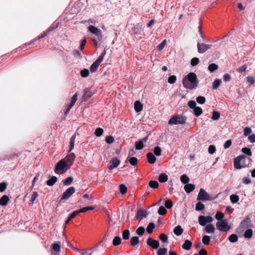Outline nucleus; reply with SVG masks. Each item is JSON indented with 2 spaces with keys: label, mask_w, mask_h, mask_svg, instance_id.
<instances>
[{
  "label": "nucleus",
  "mask_w": 255,
  "mask_h": 255,
  "mask_svg": "<svg viewBox=\"0 0 255 255\" xmlns=\"http://www.w3.org/2000/svg\"><path fill=\"white\" fill-rule=\"evenodd\" d=\"M216 226L217 229L222 232H227L231 228L226 220L218 221Z\"/></svg>",
  "instance_id": "nucleus-4"
},
{
  "label": "nucleus",
  "mask_w": 255,
  "mask_h": 255,
  "mask_svg": "<svg viewBox=\"0 0 255 255\" xmlns=\"http://www.w3.org/2000/svg\"><path fill=\"white\" fill-rule=\"evenodd\" d=\"M161 148L159 146H156L154 149V153L156 156H159L161 155Z\"/></svg>",
  "instance_id": "nucleus-57"
},
{
  "label": "nucleus",
  "mask_w": 255,
  "mask_h": 255,
  "mask_svg": "<svg viewBox=\"0 0 255 255\" xmlns=\"http://www.w3.org/2000/svg\"><path fill=\"white\" fill-rule=\"evenodd\" d=\"M252 131L251 128L246 127L244 128V135L245 136H248L252 133Z\"/></svg>",
  "instance_id": "nucleus-63"
},
{
  "label": "nucleus",
  "mask_w": 255,
  "mask_h": 255,
  "mask_svg": "<svg viewBox=\"0 0 255 255\" xmlns=\"http://www.w3.org/2000/svg\"><path fill=\"white\" fill-rule=\"evenodd\" d=\"M76 156L74 153H72L68 154L64 158L62 159L64 161H65L66 163L68 165V168H70L72 165L73 164Z\"/></svg>",
  "instance_id": "nucleus-10"
},
{
  "label": "nucleus",
  "mask_w": 255,
  "mask_h": 255,
  "mask_svg": "<svg viewBox=\"0 0 255 255\" xmlns=\"http://www.w3.org/2000/svg\"><path fill=\"white\" fill-rule=\"evenodd\" d=\"M242 151L244 153H245L249 156L252 155V152H251L250 148H249L244 147L242 148Z\"/></svg>",
  "instance_id": "nucleus-50"
},
{
  "label": "nucleus",
  "mask_w": 255,
  "mask_h": 255,
  "mask_svg": "<svg viewBox=\"0 0 255 255\" xmlns=\"http://www.w3.org/2000/svg\"><path fill=\"white\" fill-rule=\"evenodd\" d=\"M148 136H146L142 139L139 140L138 141H136L135 142V148L136 150H140L142 149L144 147V143H145L147 141Z\"/></svg>",
  "instance_id": "nucleus-15"
},
{
  "label": "nucleus",
  "mask_w": 255,
  "mask_h": 255,
  "mask_svg": "<svg viewBox=\"0 0 255 255\" xmlns=\"http://www.w3.org/2000/svg\"><path fill=\"white\" fill-rule=\"evenodd\" d=\"M76 133H74L70 138V149L69 150V152H70L71 150H72L74 149V143L76 139Z\"/></svg>",
  "instance_id": "nucleus-23"
},
{
  "label": "nucleus",
  "mask_w": 255,
  "mask_h": 255,
  "mask_svg": "<svg viewBox=\"0 0 255 255\" xmlns=\"http://www.w3.org/2000/svg\"><path fill=\"white\" fill-rule=\"evenodd\" d=\"M106 54V50L104 49V51L99 56L98 58L92 64L90 67V70L92 72H94L97 70L99 66L103 61Z\"/></svg>",
  "instance_id": "nucleus-3"
},
{
  "label": "nucleus",
  "mask_w": 255,
  "mask_h": 255,
  "mask_svg": "<svg viewBox=\"0 0 255 255\" xmlns=\"http://www.w3.org/2000/svg\"><path fill=\"white\" fill-rule=\"evenodd\" d=\"M92 96V92L88 89H86L84 90V95L83 97V100H86L87 99L90 98Z\"/></svg>",
  "instance_id": "nucleus-24"
},
{
  "label": "nucleus",
  "mask_w": 255,
  "mask_h": 255,
  "mask_svg": "<svg viewBox=\"0 0 255 255\" xmlns=\"http://www.w3.org/2000/svg\"><path fill=\"white\" fill-rule=\"evenodd\" d=\"M60 248H61V245H60V243H55L52 245L53 250L56 252H60Z\"/></svg>",
  "instance_id": "nucleus-46"
},
{
  "label": "nucleus",
  "mask_w": 255,
  "mask_h": 255,
  "mask_svg": "<svg viewBox=\"0 0 255 255\" xmlns=\"http://www.w3.org/2000/svg\"><path fill=\"white\" fill-rule=\"evenodd\" d=\"M197 200L201 201H211L213 200V199L204 189L201 188L199 192Z\"/></svg>",
  "instance_id": "nucleus-5"
},
{
  "label": "nucleus",
  "mask_w": 255,
  "mask_h": 255,
  "mask_svg": "<svg viewBox=\"0 0 255 255\" xmlns=\"http://www.w3.org/2000/svg\"><path fill=\"white\" fill-rule=\"evenodd\" d=\"M247 81L248 83H249L250 85H252L255 83V78L253 76H248L246 78Z\"/></svg>",
  "instance_id": "nucleus-62"
},
{
  "label": "nucleus",
  "mask_w": 255,
  "mask_h": 255,
  "mask_svg": "<svg viewBox=\"0 0 255 255\" xmlns=\"http://www.w3.org/2000/svg\"><path fill=\"white\" fill-rule=\"evenodd\" d=\"M159 239L163 243H166L168 241L167 236L164 234H161L159 236Z\"/></svg>",
  "instance_id": "nucleus-58"
},
{
  "label": "nucleus",
  "mask_w": 255,
  "mask_h": 255,
  "mask_svg": "<svg viewBox=\"0 0 255 255\" xmlns=\"http://www.w3.org/2000/svg\"><path fill=\"white\" fill-rule=\"evenodd\" d=\"M103 129L102 128H99L96 129L95 134L97 136H100L103 134Z\"/></svg>",
  "instance_id": "nucleus-51"
},
{
  "label": "nucleus",
  "mask_w": 255,
  "mask_h": 255,
  "mask_svg": "<svg viewBox=\"0 0 255 255\" xmlns=\"http://www.w3.org/2000/svg\"><path fill=\"white\" fill-rule=\"evenodd\" d=\"M64 169L68 170L70 169V168H68V165L66 163L65 161L61 159L56 165L55 172L57 173V171H61Z\"/></svg>",
  "instance_id": "nucleus-9"
},
{
  "label": "nucleus",
  "mask_w": 255,
  "mask_h": 255,
  "mask_svg": "<svg viewBox=\"0 0 255 255\" xmlns=\"http://www.w3.org/2000/svg\"><path fill=\"white\" fill-rule=\"evenodd\" d=\"M187 118L183 115H177L172 117L168 121L169 125H183L186 123Z\"/></svg>",
  "instance_id": "nucleus-2"
},
{
  "label": "nucleus",
  "mask_w": 255,
  "mask_h": 255,
  "mask_svg": "<svg viewBox=\"0 0 255 255\" xmlns=\"http://www.w3.org/2000/svg\"><path fill=\"white\" fill-rule=\"evenodd\" d=\"M192 246V242L189 240H186L182 245V248L186 250H190Z\"/></svg>",
  "instance_id": "nucleus-20"
},
{
  "label": "nucleus",
  "mask_w": 255,
  "mask_h": 255,
  "mask_svg": "<svg viewBox=\"0 0 255 255\" xmlns=\"http://www.w3.org/2000/svg\"><path fill=\"white\" fill-rule=\"evenodd\" d=\"M215 228L212 224L207 225L205 228V231L207 233L213 234L215 232Z\"/></svg>",
  "instance_id": "nucleus-21"
},
{
  "label": "nucleus",
  "mask_w": 255,
  "mask_h": 255,
  "mask_svg": "<svg viewBox=\"0 0 255 255\" xmlns=\"http://www.w3.org/2000/svg\"><path fill=\"white\" fill-rule=\"evenodd\" d=\"M142 28V25L140 23H138L136 25V26L132 28V31L134 33H137L139 32V30L141 29Z\"/></svg>",
  "instance_id": "nucleus-54"
},
{
  "label": "nucleus",
  "mask_w": 255,
  "mask_h": 255,
  "mask_svg": "<svg viewBox=\"0 0 255 255\" xmlns=\"http://www.w3.org/2000/svg\"><path fill=\"white\" fill-rule=\"evenodd\" d=\"M73 178L72 177L70 176L67 178L65 180L63 181V184L65 185H69L71 184V183L73 182Z\"/></svg>",
  "instance_id": "nucleus-48"
},
{
  "label": "nucleus",
  "mask_w": 255,
  "mask_h": 255,
  "mask_svg": "<svg viewBox=\"0 0 255 255\" xmlns=\"http://www.w3.org/2000/svg\"><path fill=\"white\" fill-rule=\"evenodd\" d=\"M183 232V229L179 225L176 226L173 230L174 233L177 236L181 235Z\"/></svg>",
  "instance_id": "nucleus-26"
},
{
  "label": "nucleus",
  "mask_w": 255,
  "mask_h": 255,
  "mask_svg": "<svg viewBox=\"0 0 255 255\" xmlns=\"http://www.w3.org/2000/svg\"><path fill=\"white\" fill-rule=\"evenodd\" d=\"M9 201V198L7 195H3L0 199V205L1 206H5L7 205Z\"/></svg>",
  "instance_id": "nucleus-22"
},
{
  "label": "nucleus",
  "mask_w": 255,
  "mask_h": 255,
  "mask_svg": "<svg viewBox=\"0 0 255 255\" xmlns=\"http://www.w3.org/2000/svg\"><path fill=\"white\" fill-rule=\"evenodd\" d=\"M218 65L212 63L209 65L208 66V69L211 72H214L215 70H217L218 69Z\"/></svg>",
  "instance_id": "nucleus-44"
},
{
  "label": "nucleus",
  "mask_w": 255,
  "mask_h": 255,
  "mask_svg": "<svg viewBox=\"0 0 255 255\" xmlns=\"http://www.w3.org/2000/svg\"><path fill=\"white\" fill-rule=\"evenodd\" d=\"M122 242V239L121 237L119 236H117L114 238L113 241V245L115 246L119 245Z\"/></svg>",
  "instance_id": "nucleus-30"
},
{
  "label": "nucleus",
  "mask_w": 255,
  "mask_h": 255,
  "mask_svg": "<svg viewBox=\"0 0 255 255\" xmlns=\"http://www.w3.org/2000/svg\"><path fill=\"white\" fill-rule=\"evenodd\" d=\"M245 158L244 155H240L234 159V166L236 169H241L245 167Z\"/></svg>",
  "instance_id": "nucleus-6"
},
{
  "label": "nucleus",
  "mask_w": 255,
  "mask_h": 255,
  "mask_svg": "<svg viewBox=\"0 0 255 255\" xmlns=\"http://www.w3.org/2000/svg\"><path fill=\"white\" fill-rule=\"evenodd\" d=\"M204 208V205L200 202H198L196 205L195 209L197 211H202Z\"/></svg>",
  "instance_id": "nucleus-35"
},
{
  "label": "nucleus",
  "mask_w": 255,
  "mask_h": 255,
  "mask_svg": "<svg viewBox=\"0 0 255 255\" xmlns=\"http://www.w3.org/2000/svg\"><path fill=\"white\" fill-rule=\"evenodd\" d=\"M75 189L74 187H69L62 194L61 200H67L75 193Z\"/></svg>",
  "instance_id": "nucleus-8"
},
{
  "label": "nucleus",
  "mask_w": 255,
  "mask_h": 255,
  "mask_svg": "<svg viewBox=\"0 0 255 255\" xmlns=\"http://www.w3.org/2000/svg\"><path fill=\"white\" fill-rule=\"evenodd\" d=\"M210 242V238L208 236H204L202 238V242L204 244L209 245Z\"/></svg>",
  "instance_id": "nucleus-42"
},
{
  "label": "nucleus",
  "mask_w": 255,
  "mask_h": 255,
  "mask_svg": "<svg viewBox=\"0 0 255 255\" xmlns=\"http://www.w3.org/2000/svg\"><path fill=\"white\" fill-rule=\"evenodd\" d=\"M224 217V215L222 212H218L216 215H215V218L218 220V221H224L223 218Z\"/></svg>",
  "instance_id": "nucleus-40"
},
{
  "label": "nucleus",
  "mask_w": 255,
  "mask_h": 255,
  "mask_svg": "<svg viewBox=\"0 0 255 255\" xmlns=\"http://www.w3.org/2000/svg\"><path fill=\"white\" fill-rule=\"evenodd\" d=\"M221 84V81L219 79L215 80L213 84V87L214 89H217Z\"/></svg>",
  "instance_id": "nucleus-55"
},
{
  "label": "nucleus",
  "mask_w": 255,
  "mask_h": 255,
  "mask_svg": "<svg viewBox=\"0 0 255 255\" xmlns=\"http://www.w3.org/2000/svg\"><path fill=\"white\" fill-rule=\"evenodd\" d=\"M145 232V229L143 227H140L136 230V233L139 236H142Z\"/></svg>",
  "instance_id": "nucleus-45"
},
{
  "label": "nucleus",
  "mask_w": 255,
  "mask_h": 255,
  "mask_svg": "<svg viewBox=\"0 0 255 255\" xmlns=\"http://www.w3.org/2000/svg\"><path fill=\"white\" fill-rule=\"evenodd\" d=\"M78 99V94L77 93H75L72 97L71 99V101L69 105L67 108L66 111L65 112V114L67 115L69 113L70 109L73 107V106L75 105L76 102L77 101Z\"/></svg>",
  "instance_id": "nucleus-13"
},
{
  "label": "nucleus",
  "mask_w": 255,
  "mask_h": 255,
  "mask_svg": "<svg viewBox=\"0 0 255 255\" xmlns=\"http://www.w3.org/2000/svg\"><path fill=\"white\" fill-rule=\"evenodd\" d=\"M94 209V208L93 207H84V208L80 209L79 210H77V211H78V213H85L89 210H93Z\"/></svg>",
  "instance_id": "nucleus-43"
},
{
  "label": "nucleus",
  "mask_w": 255,
  "mask_h": 255,
  "mask_svg": "<svg viewBox=\"0 0 255 255\" xmlns=\"http://www.w3.org/2000/svg\"><path fill=\"white\" fill-rule=\"evenodd\" d=\"M155 228V225L153 223H149L146 228V231L148 234L152 232L153 230Z\"/></svg>",
  "instance_id": "nucleus-32"
},
{
  "label": "nucleus",
  "mask_w": 255,
  "mask_h": 255,
  "mask_svg": "<svg viewBox=\"0 0 255 255\" xmlns=\"http://www.w3.org/2000/svg\"><path fill=\"white\" fill-rule=\"evenodd\" d=\"M137 161H138V160H137V158H136L135 157H130L129 159V162L130 164L133 166L136 165Z\"/></svg>",
  "instance_id": "nucleus-53"
},
{
  "label": "nucleus",
  "mask_w": 255,
  "mask_h": 255,
  "mask_svg": "<svg viewBox=\"0 0 255 255\" xmlns=\"http://www.w3.org/2000/svg\"><path fill=\"white\" fill-rule=\"evenodd\" d=\"M220 116V114L218 112L214 111L213 113L212 119L213 120H218Z\"/></svg>",
  "instance_id": "nucleus-56"
},
{
  "label": "nucleus",
  "mask_w": 255,
  "mask_h": 255,
  "mask_svg": "<svg viewBox=\"0 0 255 255\" xmlns=\"http://www.w3.org/2000/svg\"><path fill=\"white\" fill-rule=\"evenodd\" d=\"M134 110L136 112H139L143 109L142 104L138 101H136L134 104Z\"/></svg>",
  "instance_id": "nucleus-19"
},
{
  "label": "nucleus",
  "mask_w": 255,
  "mask_h": 255,
  "mask_svg": "<svg viewBox=\"0 0 255 255\" xmlns=\"http://www.w3.org/2000/svg\"><path fill=\"white\" fill-rule=\"evenodd\" d=\"M198 51L200 53H203L205 52L207 50L211 48L212 45L210 44H200L198 43Z\"/></svg>",
  "instance_id": "nucleus-12"
},
{
  "label": "nucleus",
  "mask_w": 255,
  "mask_h": 255,
  "mask_svg": "<svg viewBox=\"0 0 255 255\" xmlns=\"http://www.w3.org/2000/svg\"><path fill=\"white\" fill-rule=\"evenodd\" d=\"M120 192L122 194H124L127 191V188L124 184H121L120 185Z\"/></svg>",
  "instance_id": "nucleus-59"
},
{
  "label": "nucleus",
  "mask_w": 255,
  "mask_h": 255,
  "mask_svg": "<svg viewBox=\"0 0 255 255\" xmlns=\"http://www.w3.org/2000/svg\"><path fill=\"white\" fill-rule=\"evenodd\" d=\"M89 75V71L87 69H84L81 71V75L82 77H87Z\"/></svg>",
  "instance_id": "nucleus-49"
},
{
  "label": "nucleus",
  "mask_w": 255,
  "mask_h": 255,
  "mask_svg": "<svg viewBox=\"0 0 255 255\" xmlns=\"http://www.w3.org/2000/svg\"><path fill=\"white\" fill-rule=\"evenodd\" d=\"M146 156L147 160L150 163L153 164L155 162L156 158L152 153L148 152Z\"/></svg>",
  "instance_id": "nucleus-18"
},
{
  "label": "nucleus",
  "mask_w": 255,
  "mask_h": 255,
  "mask_svg": "<svg viewBox=\"0 0 255 255\" xmlns=\"http://www.w3.org/2000/svg\"><path fill=\"white\" fill-rule=\"evenodd\" d=\"M188 106L191 109H194L196 107V102L194 101L191 100V101L188 102Z\"/></svg>",
  "instance_id": "nucleus-64"
},
{
  "label": "nucleus",
  "mask_w": 255,
  "mask_h": 255,
  "mask_svg": "<svg viewBox=\"0 0 255 255\" xmlns=\"http://www.w3.org/2000/svg\"><path fill=\"white\" fill-rule=\"evenodd\" d=\"M120 163V161L117 158H113L110 161L109 170H113L117 167Z\"/></svg>",
  "instance_id": "nucleus-16"
},
{
  "label": "nucleus",
  "mask_w": 255,
  "mask_h": 255,
  "mask_svg": "<svg viewBox=\"0 0 255 255\" xmlns=\"http://www.w3.org/2000/svg\"><path fill=\"white\" fill-rule=\"evenodd\" d=\"M158 214L159 215H164L166 214L167 210H166V209H165V208L164 207L160 206L159 208V209H158Z\"/></svg>",
  "instance_id": "nucleus-47"
},
{
  "label": "nucleus",
  "mask_w": 255,
  "mask_h": 255,
  "mask_svg": "<svg viewBox=\"0 0 255 255\" xmlns=\"http://www.w3.org/2000/svg\"><path fill=\"white\" fill-rule=\"evenodd\" d=\"M180 180L183 183L187 184L189 181V178L186 175L183 174L181 176Z\"/></svg>",
  "instance_id": "nucleus-34"
},
{
  "label": "nucleus",
  "mask_w": 255,
  "mask_h": 255,
  "mask_svg": "<svg viewBox=\"0 0 255 255\" xmlns=\"http://www.w3.org/2000/svg\"><path fill=\"white\" fill-rule=\"evenodd\" d=\"M57 180L56 176H52L50 179H48L47 182V185L50 186H53Z\"/></svg>",
  "instance_id": "nucleus-28"
},
{
  "label": "nucleus",
  "mask_w": 255,
  "mask_h": 255,
  "mask_svg": "<svg viewBox=\"0 0 255 255\" xmlns=\"http://www.w3.org/2000/svg\"><path fill=\"white\" fill-rule=\"evenodd\" d=\"M129 231L128 230H124L122 233V237L124 240H128L129 238Z\"/></svg>",
  "instance_id": "nucleus-33"
},
{
  "label": "nucleus",
  "mask_w": 255,
  "mask_h": 255,
  "mask_svg": "<svg viewBox=\"0 0 255 255\" xmlns=\"http://www.w3.org/2000/svg\"><path fill=\"white\" fill-rule=\"evenodd\" d=\"M146 243L147 245L154 249H157L159 246V243L158 241L153 240L150 238H149L147 240Z\"/></svg>",
  "instance_id": "nucleus-14"
},
{
  "label": "nucleus",
  "mask_w": 255,
  "mask_h": 255,
  "mask_svg": "<svg viewBox=\"0 0 255 255\" xmlns=\"http://www.w3.org/2000/svg\"><path fill=\"white\" fill-rule=\"evenodd\" d=\"M139 238L137 236L133 237L130 239V245L132 246H136L139 244Z\"/></svg>",
  "instance_id": "nucleus-27"
},
{
  "label": "nucleus",
  "mask_w": 255,
  "mask_h": 255,
  "mask_svg": "<svg viewBox=\"0 0 255 255\" xmlns=\"http://www.w3.org/2000/svg\"><path fill=\"white\" fill-rule=\"evenodd\" d=\"M167 250L166 248H160L157 252V255H165L167 254Z\"/></svg>",
  "instance_id": "nucleus-38"
},
{
  "label": "nucleus",
  "mask_w": 255,
  "mask_h": 255,
  "mask_svg": "<svg viewBox=\"0 0 255 255\" xmlns=\"http://www.w3.org/2000/svg\"><path fill=\"white\" fill-rule=\"evenodd\" d=\"M182 84L186 89H193L196 88L198 84L196 75L193 72L189 73L182 79Z\"/></svg>",
  "instance_id": "nucleus-1"
},
{
  "label": "nucleus",
  "mask_w": 255,
  "mask_h": 255,
  "mask_svg": "<svg viewBox=\"0 0 255 255\" xmlns=\"http://www.w3.org/2000/svg\"><path fill=\"white\" fill-rule=\"evenodd\" d=\"M213 219L211 216H200L198 218L199 223L200 225L204 226L207 223H210L212 222Z\"/></svg>",
  "instance_id": "nucleus-7"
},
{
  "label": "nucleus",
  "mask_w": 255,
  "mask_h": 255,
  "mask_svg": "<svg viewBox=\"0 0 255 255\" xmlns=\"http://www.w3.org/2000/svg\"><path fill=\"white\" fill-rule=\"evenodd\" d=\"M230 200L233 203H236L239 201V197L238 195L233 194L230 196Z\"/></svg>",
  "instance_id": "nucleus-39"
},
{
  "label": "nucleus",
  "mask_w": 255,
  "mask_h": 255,
  "mask_svg": "<svg viewBox=\"0 0 255 255\" xmlns=\"http://www.w3.org/2000/svg\"><path fill=\"white\" fill-rule=\"evenodd\" d=\"M176 81V77L174 75H172L169 77L168 79V82L170 84H173L175 83Z\"/></svg>",
  "instance_id": "nucleus-60"
},
{
  "label": "nucleus",
  "mask_w": 255,
  "mask_h": 255,
  "mask_svg": "<svg viewBox=\"0 0 255 255\" xmlns=\"http://www.w3.org/2000/svg\"><path fill=\"white\" fill-rule=\"evenodd\" d=\"M238 240V236L235 234H232L229 237V240L231 243L236 242Z\"/></svg>",
  "instance_id": "nucleus-41"
},
{
  "label": "nucleus",
  "mask_w": 255,
  "mask_h": 255,
  "mask_svg": "<svg viewBox=\"0 0 255 255\" xmlns=\"http://www.w3.org/2000/svg\"><path fill=\"white\" fill-rule=\"evenodd\" d=\"M158 180L160 182H165L168 180V176L165 174H161L159 175Z\"/></svg>",
  "instance_id": "nucleus-31"
},
{
  "label": "nucleus",
  "mask_w": 255,
  "mask_h": 255,
  "mask_svg": "<svg viewBox=\"0 0 255 255\" xmlns=\"http://www.w3.org/2000/svg\"><path fill=\"white\" fill-rule=\"evenodd\" d=\"M203 111L202 109L199 107H196L194 109V113L196 117H199L202 114Z\"/></svg>",
  "instance_id": "nucleus-29"
},
{
  "label": "nucleus",
  "mask_w": 255,
  "mask_h": 255,
  "mask_svg": "<svg viewBox=\"0 0 255 255\" xmlns=\"http://www.w3.org/2000/svg\"><path fill=\"white\" fill-rule=\"evenodd\" d=\"M197 102L200 104H203L205 103L206 99L203 96H198L196 98Z\"/></svg>",
  "instance_id": "nucleus-52"
},
{
  "label": "nucleus",
  "mask_w": 255,
  "mask_h": 255,
  "mask_svg": "<svg viewBox=\"0 0 255 255\" xmlns=\"http://www.w3.org/2000/svg\"><path fill=\"white\" fill-rule=\"evenodd\" d=\"M195 189V186L192 184H187L184 186V189L187 193H190Z\"/></svg>",
  "instance_id": "nucleus-25"
},
{
  "label": "nucleus",
  "mask_w": 255,
  "mask_h": 255,
  "mask_svg": "<svg viewBox=\"0 0 255 255\" xmlns=\"http://www.w3.org/2000/svg\"><path fill=\"white\" fill-rule=\"evenodd\" d=\"M148 214L146 211L142 210H139L137 211L136 216L135 217L136 219L139 220L141 221L144 218L147 217Z\"/></svg>",
  "instance_id": "nucleus-17"
},
{
  "label": "nucleus",
  "mask_w": 255,
  "mask_h": 255,
  "mask_svg": "<svg viewBox=\"0 0 255 255\" xmlns=\"http://www.w3.org/2000/svg\"><path fill=\"white\" fill-rule=\"evenodd\" d=\"M253 236V231L252 229H248L246 230L244 234V237L246 238H251Z\"/></svg>",
  "instance_id": "nucleus-36"
},
{
  "label": "nucleus",
  "mask_w": 255,
  "mask_h": 255,
  "mask_svg": "<svg viewBox=\"0 0 255 255\" xmlns=\"http://www.w3.org/2000/svg\"><path fill=\"white\" fill-rule=\"evenodd\" d=\"M88 30L93 34L96 35L99 39H101L103 37L102 31L100 29L93 25H90L88 27Z\"/></svg>",
  "instance_id": "nucleus-11"
},
{
  "label": "nucleus",
  "mask_w": 255,
  "mask_h": 255,
  "mask_svg": "<svg viewBox=\"0 0 255 255\" xmlns=\"http://www.w3.org/2000/svg\"><path fill=\"white\" fill-rule=\"evenodd\" d=\"M199 62V60L198 58L194 57L192 59L191 61V65L193 66L197 65Z\"/></svg>",
  "instance_id": "nucleus-61"
},
{
  "label": "nucleus",
  "mask_w": 255,
  "mask_h": 255,
  "mask_svg": "<svg viewBox=\"0 0 255 255\" xmlns=\"http://www.w3.org/2000/svg\"><path fill=\"white\" fill-rule=\"evenodd\" d=\"M159 184L157 181H152L151 180L149 182V186L153 189H156L158 187Z\"/></svg>",
  "instance_id": "nucleus-37"
}]
</instances>
